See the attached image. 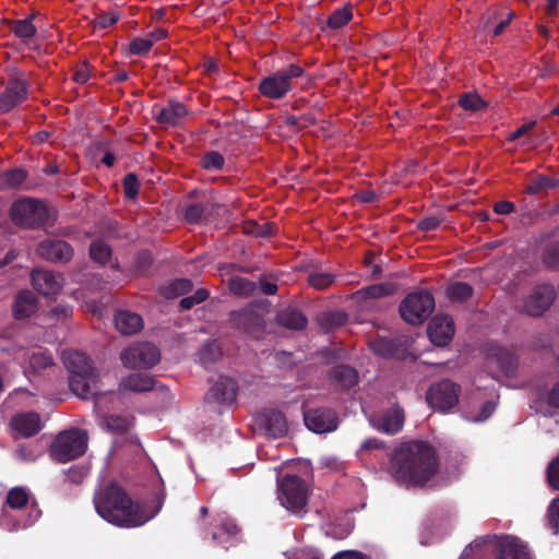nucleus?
<instances>
[{"label":"nucleus","mask_w":559,"mask_h":559,"mask_svg":"<svg viewBox=\"0 0 559 559\" xmlns=\"http://www.w3.org/2000/svg\"><path fill=\"white\" fill-rule=\"evenodd\" d=\"M204 211H205V206L203 204L192 203L186 207L185 219L189 224H197L200 222Z\"/></svg>","instance_id":"56"},{"label":"nucleus","mask_w":559,"mask_h":559,"mask_svg":"<svg viewBox=\"0 0 559 559\" xmlns=\"http://www.w3.org/2000/svg\"><path fill=\"white\" fill-rule=\"evenodd\" d=\"M87 449V435L74 428L57 435L50 447V457L57 462L66 463L80 457Z\"/></svg>","instance_id":"4"},{"label":"nucleus","mask_w":559,"mask_h":559,"mask_svg":"<svg viewBox=\"0 0 559 559\" xmlns=\"http://www.w3.org/2000/svg\"><path fill=\"white\" fill-rule=\"evenodd\" d=\"M353 17L352 9L348 5H345L342 9L335 10L330 17L328 19V26L337 29L343 27L347 22H349Z\"/></svg>","instance_id":"46"},{"label":"nucleus","mask_w":559,"mask_h":559,"mask_svg":"<svg viewBox=\"0 0 559 559\" xmlns=\"http://www.w3.org/2000/svg\"><path fill=\"white\" fill-rule=\"evenodd\" d=\"M117 330L123 335H132L143 328L142 317L130 310H119L115 314Z\"/></svg>","instance_id":"24"},{"label":"nucleus","mask_w":559,"mask_h":559,"mask_svg":"<svg viewBox=\"0 0 559 559\" xmlns=\"http://www.w3.org/2000/svg\"><path fill=\"white\" fill-rule=\"evenodd\" d=\"M8 24L10 25V31L23 40L29 39L36 34V27L31 23V19L8 21Z\"/></svg>","instance_id":"41"},{"label":"nucleus","mask_w":559,"mask_h":559,"mask_svg":"<svg viewBox=\"0 0 559 559\" xmlns=\"http://www.w3.org/2000/svg\"><path fill=\"white\" fill-rule=\"evenodd\" d=\"M188 114L186 106L181 103L171 102L168 107L163 108L157 116L159 123L177 124L178 120Z\"/></svg>","instance_id":"32"},{"label":"nucleus","mask_w":559,"mask_h":559,"mask_svg":"<svg viewBox=\"0 0 559 559\" xmlns=\"http://www.w3.org/2000/svg\"><path fill=\"white\" fill-rule=\"evenodd\" d=\"M12 427L23 437H33L41 429L40 417L35 412L16 414L11 421Z\"/></svg>","instance_id":"22"},{"label":"nucleus","mask_w":559,"mask_h":559,"mask_svg":"<svg viewBox=\"0 0 559 559\" xmlns=\"http://www.w3.org/2000/svg\"><path fill=\"white\" fill-rule=\"evenodd\" d=\"M36 253L51 262L67 263L73 257V248L62 239H45L38 243Z\"/></svg>","instance_id":"15"},{"label":"nucleus","mask_w":559,"mask_h":559,"mask_svg":"<svg viewBox=\"0 0 559 559\" xmlns=\"http://www.w3.org/2000/svg\"><path fill=\"white\" fill-rule=\"evenodd\" d=\"M548 516L551 527L555 532H559V498L552 500L548 508Z\"/></svg>","instance_id":"61"},{"label":"nucleus","mask_w":559,"mask_h":559,"mask_svg":"<svg viewBox=\"0 0 559 559\" xmlns=\"http://www.w3.org/2000/svg\"><path fill=\"white\" fill-rule=\"evenodd\" d=\"M275 227L276 226L273 222H264L263 224H259L255 221H247L243 224V233L257 238L270 237L273 235Z\"/></svg>","instance_id":"37"},{"label":"nucleus","mask_w":559,"mask_h":559,"mask_svg":"<svg viewBox=\"0 0 559 559\" xmlns=\"http://www.w3.org/2000/svg\"><path fill=\"white\" fill-rule=\"evenodd\" d=\"M559 188V179L551 178L546 175H538L534 177L531 182L525 187L524 192L532 195H538L548 190Z\"/></svg>","instance_id":"31"},{"label":"nucleus","mask_w":559,"mask_h":559,"mask_svg":"<svg viewBox=\"0 0 559 559\" xmlns=\"http://www.w3.org/2000/svg\"><path fill=\"white\" fill-rule=\"evenodd\" d=\"M120 359L130 369L151 368L160 360V350L151 343H136L126 348Z\"/></svg>","instance_id":"10"},{"label":"nucleus","mask_w":559,"mask_h":559,"mask_svg":"<svg viewBox=\"0 0 559 559\" xmlns=\"http://www.w3.org/2000/svg\"><path fill=\"white\" fill-rule=\"evenodd\" d=\"M427 333L433 345L438 347L447 346L454 335L453 319L449 314H436L428 324Z\"/></svg>","instance_id":"14"},{"label":"nucleus","mask_w":559,"mask_h":559,"mask_svg":"<svg viewBox=\"0 0 559 559\" xmlns=\"http://www.w3.org/2000/svg\"><path fill=\"white\" fill-rule=\"evenodd\" d=\"M222 355L223 352L217 341H207L199 350V359L204 366L217 361Z\"/></svg>","instance_id":"34"},{"label":"nucleus","mask_w":559,"mask_h":559,"mask_svg":"<svg viewBox=\"0 0 559 559\" xmlns=\"http://www.w3.org/2000/svg\"><path fill=\"white\" fill-rule=\"evenodd\" d=\"M404 424V412L399 404H394L392 407L382 412V414L372 419L373 427L383 433L395 435L397 433Z\"/></svg>","instance_id":"17"},{"label":"nucleus","mask_w":559,"mask_h":559,"mask_svg":"<svg viewBox=\"0 0 559 559\" xmlns=\"http://www.w3.org/2000/svg\"><path fill=\"white\" fill-rule=\"evenodd\" d=\"M38 309L36 295L31 290H21L14 297L13 316L17 320L29 318Z\"/></svg>","instance_id":"21"},{"label":"nucleus","mask_w":559,"mask_h":559,"mask_svg":"<svg viewBox=\"0 0 559 559\" xmlns=\"http://www.w3.org/2000/svg\"><path fill=\"white\" fill-rule=\"evenodd\" d=\"M153 47V39L136 37L129 44V52L135 56L146 55Z\"/></svg>","instance_id":"54"},{"label":"nucleus","mask_w":559,"mask_h":559,"mask_svg":"<svg viewBox=\"0 0 559 559\" xmlns=\"http://www.w3.org/2000/svg\"><path fill=\"white\" fill-rule=\"evenodd\" d=\"M435 449L426 441H408L395 449L388 471L402 485H425L437 472Z\"/></svg>","instance_id":"2"},{"label":"nucleus","mask_w":559,"mask_h":559,"mask_svg":"<svg viewBox=\"0 0 559 559\" xmlns=\"http://www.w3.org/2000/svg\"><path fill=\"white\" fill-rule=\"evenodd\" d=\"M491 539V537L486 536L483 538H479L475 540L473 544H471L468 547L465 548L463 552H461V558L459 559H472L474 556L476 558H480L484 556V547L487 543V540Z\"/></svg>","instance_id":"50"},{"label":"nucleus","mask_w":559,"mask_h":559,"mask_svg":"<svg viewBox=\"0 0 559 559\" xmlns=\"http://www.w3.org/2000/svg\"><path fill=\"white\" fill-rule=\"evenodd\" d=\"M447 294L452 301L463 302L473 296V288L466 282H453L448 286Z\"/></svg>","instance_id":"36"},{"label":"nucleus","mask_w":559,"mask_h":559,"mask_svg":"<svg viewBox=\"0 0 559 559\" xmlns=\"http://www.w3.org/2000/svg\"><path fill=\"white\" fill-rule=\"evenodd\" d=\"M556 299V290L549 283L537 285L523 300L520 310L531 317H540L550 309Z\"/></svg>","instance_id":"12"},{"label":"nucleus","mask_w":559,"mask_h":559,"mask_svg":"<svg viewBox=\"0 0 559 559\" xmlns=\"http://www.w3.org/2000/svg\"><path fill=\"white\" fill-rule=\"evenodd\" d=\"M124 195L129 200H134L139 194L140 181L135 174L130 173L124 176L123 181Z\"/></svg>","instance_id":"51"},{"label":"nucleus","mask_w":559,"mask_h":559,"mask_svg":"<svg viewBox=\"0 0 559 559\" xmlns=\"http://www.w3.org/2000/svg\"><path fill=\"white\" fill-rule=\"evenodd\" d=\"M330 380L343 390H348L356 385L358 373L356 369L349 365H336L329 371Z\"/></svg>","instance_id":"25"},{"label":"nucleus","mask_w":559,"mask_h":559,"mask_svg":"<svg viewBox=\"0 0 559 559\" xmlns=\"http://www.w3.org/2000/svg\"><path fill=\"white\" fill-rule=\"evenodd\" d=\"M348 316L343 310L324 311L318 316V323L324 332H331L347 322Z\"/></svg>","instance_id":"29"},{"label":"nucleus","mask_w":559,"mask_h":559,"mask_svg":"<svg viewBox=\"0 0 559 559\" xmlns=\"http://www.w3.org/2000/svg\"><path fill=\"white\" fill-rule=\"evenodd\" d=\"M12 222L23 228L41 227L49 218L47 205L35 199H22L13 202L10 209Z\"/></svg>","instance_id":"5"},{"label":"nucleus","mask_w":559,"mask_h":559,"mask_svg":"<svg viewBox=\"0 0 559 559\" xmlns=\"http://www.w3.org/2000/svg\"><path fill=\"white\" fill-rule=\"evenodd\" d=\"M265 312L264 305L252 302L247 308L233 310L229 320L235 329L259 338L265 330Z\"/></svg>","instance_id":"6"},{"label":"nucleus","mask_w":559,"mask_h":559,"mask_svg":"<svg viewBox=\"0 0 559 559\" xmlns=\"http://www.w3.org/2000/svg\"><path fill=\"white\" fill-rule=\"evenodd\" d=\"M498 365L507 376H512L518 369V358L511 353H502L498 357Z\"/></svg>","instance_id":"53"},{"label":"nucleus","mask_w":559,"mask_h":559,"mask_svg":"<svg viewBox=\"0 0 559 559\" xmlns=\"http://www.w3.org/2000/svg\"><path fill=\"white\" fill-rule=\"evenodd\" d=\"M384 447H385V444L383 441H381L377 438H371V439L365 440L362 442V444H360V452L381 450V449H384Z\"/></svg>","instance_id":"63"},{"label":"nucleus","mask_w":559,"mask_h":559,"mask_svg":"<svg viewBox=\"0 0 559 559\" xmlns=\"http://www.w3.org/2000/svg\"><path fill=\"white\" fill-rule=\"evenodd\" d=\"M459 106L464 110L479 111L488 107V103L484 100L477 93L462 94L457 100Z\"/></svg>","instance_id":"39"},{"label":"nucleus","mask_w":559,"mask_h":559,"mask_svg":"<svg viewBox=\"0 0 559 559\" xmlns=\"http://www.w3.org/2000/svg\"><path fill=\"white\" fill-rule=\"evenodd\" d=\"M119 17H120L119 14L115 13V12L104 13V14H100L99 16H97L93 21V24L95 27L98 26L99 28L104 29V28H107V27L116 24L119 21Z\"/></svg>","instance_id":"59"},{"label":"nucleus","mask_w":559,"mask_h":559,"mask_svg":"<svg viewBox=\"0 0 559 559\" xmlns=\"http://www.w3.org/2000/svg\"><path fill=\"white\" fill-rule=\"evenodd\" d=\"M543 262L548 269L559 270V241L550 242L545 247Z\"/></svg>","instance_id":"49"},{"label":"nucleus","mask_w":559,"mask_h":559,"mask_svg":"<svg viewBox=\"0 0 559 559\" xmlns=\"http://www.w3.org/2000/svg\"><path fill=\"white\" fill-rule=\"evenodd\" d=\"M26 171L22 168L0 173V188L19 186L26 179Z\"/></svg>","instance_id":"45"},{"label":"nucleus","mask_w":559,"mask_h":559,"mask_svg":"<svg viewBox=\"0 0 559 559\" xmlns=\"http://www.w3.org/2000/svg\"><path fill=\"white\" fill-rule=\"evenodd\" d=\"M26 97L27 88L25 82L16 78L9 80L4 92L0 94V112H9L16 105L24 102Z\"/></svg>","instance_id":"19"},{"label":"nucleus","mask_w":559,"mask_h":559,"mask_svg":"<svg viewBox=\"0 0 559 559\" xmlns=\"http://www.w3.org/2000/svg\"><path fill=\"white\" fill-rule=\"evenodd\" d=\"M63 360L70 372L71 391L83 400L97 397L98 378L88 356L75 350L66 352Z\"/></svg>","instance_id":"3"},{"label":"nucleus","mask_w":559,"mask_h":559,"mask_svg":"<svg viewBox=\"0 0 559 559\" xmlns=\"http://www.w3.org/2000/svg\"><path fill=\"white\" fill-rule=\"evenodd\" d=\"M497 559H531L527 546L518 537L503 536L496 542Z\"/></svg>","instance_id":"18"},{"label":"nucleus","mask_w":559,"mask_h":559,"mask_svg":"<svg viewBox=\"0 0 559 559\" xmlns=\"http://www.w3.org/2000/svg\"><path fill=\"white\" fill-rule=\"evenodd\" d=\"M224 156L215 151L207 152L202 160L201 165L205 169H221L224 166Z\"/></svg>","instance_id":"55"},{"label":"nucleus","mask_w":559,"mask_h":559,"mask_svg":"<svg viewBox=\"0 0 559 559\" xmlns=\"http://www.w3.org/2000/svg\"><path fill=\"white\" fill-rule=\"evenodd\" d=\"M36 292L45 298L53 299L62 292L61 282H32Z\"/></svg>","instance_id":"48"},{"label":"nucleus","mask_w":559,"mask_h":559,"mask_svg":"<svg viewBox=\"0 0 559 559\" xmlns=\"http://www.w3.org/2000/svg\"><path fill=\"white\" fill-rule=\"evenodd\" d=\"M396 290L395 282H380L377 284H372L368 286L364 294L369 298H380L384 296H390L394 294Z\"/></svg>","instance_id":"44"},{"label":"nucleus","mask_w":559,"mask_h":559,"mask_svg":"<svg viewBox=\"0 0 559 559\" xmlns=\"http://www.w3.org/2000/svg\"><path fill=\"white\" fill-rule=\"evenodd\" d=\"M370 349L380 357H395L400 350V343L393 338L378 336L369 342Z\"/></svg>","instance_id":"30"},{"label":"nucleus","mask_w":559,"mask_h":559,"mask_svg":"<svg viewBox=\"0 0 559 559\" xmlns=\"http://www.w3.org/2000/svg\"><path fill=\"white\" fill-rule=\"evenodd\" d=\"M28 500V493L24 488L14 487L7 492V501L4 503L12 509H21L27 506Z\"/></svg>","instance_id":"42"},{"label":"nucleus","mask_w":559,"mask_h":559,"mask_svg":"<svg viewBox=\"0 0 559 559\" xmlns=\"http://www.w3.org/2000/svg\"><path fill=\"white\" fill-rule=\"evenodd\" d=\"M191 284L192 282H168L159 292L166 299H175L185 295L191 288Z\"/></svg>","instance_id":"43"},{"label":"nucleus","mask_w":559,"mask_h":559,"mask_svg":"<svg viewBox=\"0 0 559 559\" xmlns=\"http://www.w3.org/2000/svg\"><path fill=\"white\" fill-rule=\"evenodd\" d=\"M153 263V255L148 250H142L136 254L133 263L134 275L139 277L146 276L148 267Z\"/></svg>","instance_id":"47"},{"label":"nucleus","mask_w":559,"mask_h":559,"mask_svg":"<svg viewBox=\"0 0 559 559\" xmlns=\"http://www.w3.org/2000/svg\"><path fill=\"white\" fill-rule=\"evenodd\" d=\"M442 222L443 217L440 216L425 217L417 223V228L421 231H431L438 228Z\"/></svg>","instance_id":"60"},{"label":"nucleus","mask_w":559,"mask_h":559,"mask_svg":"<svg viewBox=\"0 0 559 559\" xmlns=\"http://www.w3.org/2000/svg\"><path fill=\"white\" fill-rule=\"evenodd\" d=\"M546 402L549 407L559 408V381L547 393Z\"/></svg>","instance_id":"62"},{"label":"nucleus","mask_w":559,"mask_h":559,"mask_svg":"<svg viewBox=\"0 0 559 559\" xmlns=\"http://www.w3.org/2000/svg\"><path fill=\"white\" fill-rule=\"evenodd\" d=\"M547 480L551 488L559 490V456H556L547 466Z\"/></svg>","instance_id":"57"},{"label":"nucleus","mask_w":559,"mask_h":559,"mask_svg":"<svg viewBox=\"0 0 559 559\" xmlns=\"http://www.w3.org/2000/svg\"><path fill=\"white\" fill-rule=\"evenodd\" d=\"M235 272H241V273H245V274H249L251 275L252 277H255L257 280L259 281H262V280H277V275L273 274V273H269L266 271H262L259 266H242V265H238V264H229V265H226V266H223V267H219V274L218 276H230L229 280H243L242 277L240 276H233V274Z\"/></svg>","instance_id":"28"},{"label":"nucleus","mask_w":559,"mask_h":559,"mask_svg":"<svg viewBox=\"0 0 559 559\" xmlns=\"http://www.w3.org/2000/svg\"><path fill=\"white\" fill-rule=\"evenodd\" d=\"M309 490L302 478L297 475H285L278 484V498L284 508L297 512L307 503Z\"/></svg>","instance_id":"9"},{"label":"nucleus","mask_w":559,"mask_h":559,"mask_svg":"<svg viewBox=\"0 0 559 559\" xmlns=\"http://www.w3.org/2000/svg\"><path fill=\"white\" fill-rule=\"evenodd\" d=\"M433 309L435 298L429 292L411 293L399 307L403 320L411 324L423 323Z\"/></svg>","instance_id":"7"},{"label":"nucleus","mask_w":559,"mask_h":559,"mask_svg":"<svg viewBox=\"0 0 559 559\" xmlns=\"http://www.w3.org/2000/svg\"><path fill=\"white\" fill-rule=\"evenodd\" d=\"M297 272H306V280H335V275L329 272H318L313 265L296 267Z\"/></svg>","instance_id":"58"},{"label":"nucleus","mask_w":559,"mask_h":559,"mask_svg":"<svg viewBox=\"0 0 559 559\" xmlns=\"http://www.w3.org/2000/svg\"><path fill=\"white\" fill-rule=\"evenodd\" d=\"M258 426L269 438L277 439L287 435L288 425L283 412L271 408L258 415Z\"/></svg>","instance_id":"16"},{"label":"nucleus","mask_w":559,"mask_h":559,"mask_svg":"<svg viewBox=\"0 0 559 559\" xmlns=\"http://www.w3.org/2000/svg\"><path fill=\"white\" fill-rule=\"evenodd\" d=\"M496 404L492 402H484V405L480 407L479 415L475 418L477 421H484L489 418L495 412Z\"/></svg>","instance_id":"64"},{"label":"nucleus","mask_w":559,"mask_h":559,"mask_svg":"<svg viewBox=\"0 0 559 559\" xmlns=\"http://www.w3.org/2000/svg\"><path fill=\"white\" fill-rule=\"evenodd\" d=\"M302 417L305 426L316 433L334 431L338 425V416L331 407L320 406L305 409Z\"/></svg>","instance_id":"13"},{"label":"nucleus","mask_w":559,"mask_h":559,"mask_svg":"<svg viewBox=\"0 0 559 559\" xmlns=\"http://www.w3.org/2000/svg\"><path fill=\"white\" fill-rule=\"evenodd\" d=\"M111 248L102 239L94 240L90 246V255L97 263H107L111 258Z\"/></svg>","instance_id":"40"},{"label":"nucleus","mask_w":559,"mask_h":559,"mask_svg":"<svg viewBox=\"0 0 559 559\" xmlns=\"http://www.w3.org/2000/svg\"><path fill=\"white\" fill-rule=\"evenodd\" d=\"M105 428L117 433H124L131 427V419L124 415H107L103 418Z\"/></svg>","instance_id":"38"},{"label":"nucleus","mask_w":559,"mask_h":559,"mask_svg":"<svg viewBox=\"0 0 559 559\" xmlns=\"http://www.w3.org/2000/svg\"><path fill=\"white\" fill-rule=\"evenodd\" d=\"M23 357L28 360L29 369L34 372L46 369L53 364L51 356L46 352H24Z\"/></svg>","instance_id":"35"},{"label":"nucleus","mask_w":559,"mask_h":559,"mask_svg":"<svg viewBox=\"0 0 559 559\" xmlns=\"http://www.w3.org/2000/svg\"><path fill=\"white\" fill-rule=\"evenodd\" d=\"M302 73V68L290 64L288 68L264 78L259 84V91L267 98H283L292 90V80L301 76Z\"/></svg>","instance_id":"8"},{"label":"nucleus","mask_w":559,"mask_h":559,"mask_svg":"<svg viewBox=\"0 0 559 559\" xmlns=\"http://www.w3.org/2000/svg\"><path fill=\"white\" fill-rule=\"evenodd\" d=\"M165 499L166 491L160 488L154 493L152 507H147L146 502L132 499L119 483L110 481L94 493L93 504L107 523L120 528H135L157 515Z\"/></svg>","instance_id":"1"},{"label":"nucleus","mask_w":559,"mask_h":559,"mask_svg":"<svg viewBox=\"0 0 559 559\" xmlns=\"http://www.w3.org/2000/svg\"><path fill=\"white\" fill-rule=\"evenodd\" d=\"M229 290L237 296H249L254 290H260L264 295H275L277 285L275 282H228Z\"/></svg>","instance_id":"23"},{"label":"nucleus","mask_w":559,"mask_h":559,"mask_svg":"<svg viewBox=\"0 0 559 559\" xmlns=\"http://www.w3.org/2000/svg\"><path fill=\"white\" fill-rule=\"evenodd\" d=\"M240 528L233 520H225L219 525L218 532L213 533V540L218 545L225 546L238 535Z\"/></svg>","instance_id":"33"},{"label":"nucleus","mask_w":559,"mask_h":559,"mask_svg":"<svg viewBox=\"0 0 559 559\" xmlns=\"http://www.w3.org/2000/svg\"><path fill=\"white\" fill-rule=\"evenodd\" d=\"M462 389L451 380H442L432 384L427 392V402L437 409L448 411L457 405Z\"/></svg>","instance_id":"11"},{"label":"nucleus","mask_w":559,"mask_h":559,"mask_svg":"<svg viewBox=\"0 0 559 559\" xmlns=\"http://www.w3.org/2000/svg\"><path fill=\"white\" fill-rule=\"evenodd\" d=\"M100 234L109 239L127 238V234L120 231V227L117 222L112 219H103L100 222Z\"/></svg>","instance_id":"52"},{"label":"nucleus","mask_w":559,"mask_h":559,"mask_svg":"<svg viewBox=\"0 0 559 559\" xmlns=\"http://www.w3.org/2000/svg\"><path fill=\"white\" fill-rule=\"evenodd\" d=\"M276 320L280 325L297 331L304 330L309 322L301 310L292 308V306L281 309L276 314Z\"/></svg>","instance_id":"27"},{"label":"nucleus","mask_w":559,"mask_h":559,"mask_svg":"<svg viewBox=\"0 0 559 559\" xmlns=\"http://www.w3.org/2000/svg\"><path fill=\"white\" fill-rule=\"evenodd\" d=\"M237 397V383L228 378L221 377L218 381L205 394V400L219 405H230Z\"/></svg>","instance_id":"20"},{"label":"nucleus","mask_w":559,"mask_h":559,"mask_svg":"<svg viewBox=\"0 0 559 559\" xmlns=\"http://www.w3.org/2000/svg\"><path fill=\"white\" fill-rule=\"evenodd\" d=\"M156 381L145 373H131L122 378L120 388L133 393L150 392L155 389Z\"/></svg>","instance_id":"26"}]
</instances>
